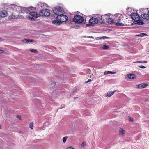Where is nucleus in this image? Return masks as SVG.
<instances>
[{"label":"nucleus","mask_w":149,"mask_h":149,"mask_svg":"<svg viewBox=\"0 0 149 149\" xmlns=\"http://www.w3.org/2000/svg\"><path fill=\"white\" fill-rule=\"evenodd\" d=\"M89 23L92 25H94L95 24H97L98 23V20L97 18L92 17L90 19L89 21Z\"/></svg>","instance_id":"obj_12"},{"label":"nucleus","mask_w":149,"mask_h":149,"mask_svg":"<svg viewBox=\"0 0 149 149\" xmlns=\"http://www.w3.org/2000/svg\"><path fill=\"white\" fill-rule=\"evenodd\" d=\"M105 19L107 22L109 24H112L114 21L113 15L110 14H105Z\"/></svg>","instance_id":"obj_6"},{"label":"nucleus","mask_w":149,"mask_h":149,"mask_svg":"<svg viewBox=\"0 0 149 149\" xmlns=\"http://www.w3.org/2000/svg\"><path fill=\"white\" fill-rule=\"evenodd\" d=\"M63 13H61L60 15H58L56 17L57 19L60 20L61 23L67 21L68 19V17L63 15Z\"/></svg>","instance_id":"obj_9"},{"label":"nucleus","mask_w":149,"mask_h":149,"mask_svg":"<svg viewBox=\"0 0 149 149\" xmlns=\"http://www.w3.org/2000/svg\"><path fill=\"white\" fill-rule=\"evenodd\" d=\"M66 149H74V148L72 146H71L68 147Z\"/></svg>","instance_id":"obj_30"},{"label":"nucleus","mask_w":149,"mask_h":149,"mask_svg":"<svg viewBox=\"0 0 149 149\" xmlns=\"http://www.w3.org/2000/svg\"><path fill=\"white\" fill-rule=\"evenodd\" d=\"M17 117L20 120H21V116H19V115H17Z\"/></svg>","instance_id":"obj_35"},{"label":"nucleus","mask_w":149,"mask_h":149,"mask_svg":"<svg viewBox=\"0 0 149 149\" xmlns=\"http://www.w3.org/2000/svg\"><path fill=\"white\" fill-rule=\"evenodd\" d=\"M86 142H83L81 144V146L82 147H84L86 146Z\"/></svg>","instance_id":"obj_29"},{"label":"nucleus","mask_w":149,"mask_h":149,"mask_svg":"<svg viewBox=\"0 0 149 149\" xmlns=\"http://www.w3.org/2000/svg\"><path fill=\"white\" fill-rule=\"evenodd\" d=\"M100 39H106L109 38L106 36H102L100 37H98Z\"/></svg>","instance_id":"obj_25"},{"label":"nucleus","mask_w":149,"mask_h":149,"mask_svg":"<svg viewBox=\"0 0 149 149\" xmlns=\"http://www.w3.org/2000/svg\"><path fill=\"white\" fill-rule=\"evenodd\" d=\"M1 129V125L0 124V129Z\"/></svg>","instance_id":"obj_40"},{"label":"nucleus","mask_w":149,"mask_h":149,"mask_svg":"<svg viewBox=\"0 0 149 149\" xmlns=\"http://www.w3.org/2000/svg\"><path fill=\"white\" fill-rule=\"evenodd\" d=\"M33 40L32 39H26L23 40V42L25 43L32 42Z\"/></svg>","instance_id":"obj_21"},{"label":"nucleus","mask_w":149,"mask_h":149,"mask_svg":"<svg viewBox=\"0 0 149 149\" xmlns=\"http://www.w3.org/2000/svg\"><path fill=\"white\" fill-rule=\"evenodd\" d=\"M86 38H91V39H94V38L93 37L91 36H87L86 37Z\"/></svg>","instance_id":"obj_34"},{"label":"nucleus","mask_w":149,"mask_h":149,"mask_svg":"<svg viewBox=\"0 0 149 149\" xmlns=\"http://www.w3.org/2000/svg\"><path fill=\"white\" fill-rule=\"evenodd\" d=\"M9 7L13 9L14 11H18L19 13H23L25 12L26 10H29L26 7H21L20 6H18L15 4H11L9 6Z\"/></svg>","instance_id":"obj_2"},{"label":"nucleus","mask_w":149,"mask_h":149,"mask_svg":"<svg viewBox=\"0 0 149 149\" xmlns=\"http://www.w3.org/2000/svg\"><path fill=\"white\" fill-rule=\"evenodd\" d=\"M148 86V84L145 83H142L136 85L138 88L141 89L146 87Z\"/></svg>","instance_id":"obj_14"},{"label":"nucleus","mask_w":149,"mask_h":149,"mask_svg":"<svg viewBox=\"0 0 149 149\" xmlns=\"http://www.w3.org/2000/svg\"><path fill=\"white\" fill-rule=\"evenodd\" d=\"M27 9L29 10H26L25 12L29 13L28 18L29 19L34 20L35 18H37L40 16V15L38 14L37 12L33 11L34 10L33 7H29L27 8Z\"/></svg>","instance_id":"obj_1"},{"label":"nucleus","mask_w":149,"mask_h":149,"mask_svg":"<svg viewBox=\"0 0 149 149\" xmlns=\"http://www.w3.org/2000/svg\"><path fill=\"white\" fill-rule=\"evenodd\" d=\"M148 9H141L137 11V12L141 14V17L143 20L149 19V15L145 13L147 12Z\"/></svg>","instance_id":"obj_4"},{"label":"nucleus","mask_w":149,"mask_h":149,"mask_svg":"<svg viewBox=\"0 0 149 149\" xmlns=\"http://www.w3.org/2000/svg\"><path fill=\"white\" fill-rule=\"evenodd\" d=\"M139 67L142 69H145L146 68V67L143 66H139Z\"/></svg>","instance_id":"obj_33"},{"label":"nucleus","mask_w":149,"mask_h":149,"mask_svg":"<svg viewBox=\"0 0 149 149\" xmlns=\"http://www.w3.org/2000/svg\"><path fill=\"white\" fill-rule=\"evenodd\" d=\"M147 63V61H143V63Z\"/></svg>","instance_id":"obj_38"},{"label":"nucleus","mask_w":149,"mask_h":149,"mask_svg":"<svg viewBox=\"0 0 149 149\" xmlns=\"http://www.w3.org/2000/svg\"><path fill=\"white\" fill-rule=\"evenodd\" d=\"M125 134V131L123 129L120 128L119 130V134L120 135L124 136Z\"/></svg>","instance_id":"obj_19"},{"label":"nucleus","mask_w":149,"mask_h":149,"mask_svg":"<svg viewBox=\"0 0 149 149\" xmlns=\"http://www.w3.org/2000/svg\"><path fill=\"white\" fill-rule=\"evenodd\" d=\"M136 63H143V61H137V62H136Z\"/></svg>","instance_id":"obj_36"},{"label":"nucleus","mask_w":149,"mask_h":149,"mask_svg":"<svg viewBox=\"0 0 149 149\" xmlns=\"http://www.w3.org/2000/svg\"><path fill=\"white\" fill-rule=\"evenodd\" d=\"M90 81V80H89L88 81H87V82H88V81Z\"/></svg>","instance_id":"obj_42"},{"label":"nucleus","mask_w":149,"mask_h":149,"mask_svg":"<svg viewBox=\"0 0 149 149\" xmlns=\"http://www.w3.org/2000/svg\"><path fill=\"white\" fill-rule=\"evenodd\" d=\"M8 13L5 10L0 11V16L2 17H5L7 16Z\"/></svg>","instance_id":"obj_17"},{"label":"nucleus","mask_w":149,"mask_h":149,"mask_svg":"<svg viewBox=\"0 0 149 149\" xmlns=\"http://www.w3.org/2000/svg\"><path fill=\"white\" fill-rule=\"evenodd\" d=\"M30 50L31 52L35 53H37V51L36 50L34 49H31Z\"/></svg>","instance_id":"obj_26"},{"label":"nucleus","mask_w":149,"mask_h":149,"mask_svg":"<svg viewBox=\"0 0 149 149\" xmlns=\"http://www.w3.org/2000/svg\"><path fill=\"white\" fill-rule=\"evenodd\" d=\"M2 41V39L0 38V42Z\"/></svg>","instance_id":"obj_39"},{"label":"nucleus","mask_w":149,"mask_h":149,"mask_svg":"<svg viewBox=\"0 0 149 149\" xmlns=\"http://www.w3.org/2000/svg\"><path fill=\"white\" fill-rule=\"evenodd\" d=\"M49 123L48 122H45V123H44V125H49Z\"/></svg>","instance_id":"obj_32"},{"label":"nucleus","mask_w":149,"mask_h":149,"mask_svg":"<svg viewBox=\"0 0 149 149\" xmlns=\"http://www.w3.org/2000/svg\"><path fill=\"white\" fill-rule=\"evenodd\" d=\"M129 120L130 121H133V118L132 117H130L129 118Z\"/></svg>","instance_id":"obj_31"},{"label":"nucleus","mask_w":149,"mask_h":149,"mask_svg":"<svg viewBox=\"0 0 149 149\" xmlns=\"http://www.w3.org/2000/svg\"><path fill=\"white\" fill-rule=\"evenodd\" d=\"M33 123H31L29 124V127L30 128H31V129H33Z\"/></svg>","instance_id":"obj_28"},{"label":"nucleus","mask_w":149,"mask_h":149,"mask_svg":"<svg viewBox=\"0 0 149 149\" xmlns=\"http://www.w3.org/2000/svg\"><path fill=\"white\" fill-rule=\"evenodd\" d=\"M97 16V18L98 20V22H99L100 23H102L104 21L106 17L105 14L102 15H98Z\"/></svg>","instance_id":"obj_11"},{"label":"nucleus","mask_w":149,"mask_h":149,"mask_svg":"<svg viewBox=\"0 0 149 149\" xmlns=\"http://www.w3.org/2000/svg\"><path fill=\"white\" fill-rule=\"evenodd\" d=\"M131 17L132 19L135 21L137 22V23L139 25H142L144 24V22L142 21H139L140 17L138 14L137 13H133L131 15Z\"/></svg>","instance_id":"obj_5"},{"label":"nucleus","mask_w":149,"mask_h":149,"mask_svg":"<svg viewBox=\"0 0 149 149\" xmlns=\"http://www.w3.org/2000/svg\"><path fill=\"white\" fill-rule=\"evenodd\" d=\"M53 10L54 14L56 15L57 16L64 12L63 9L59 6L54 8Z\"/></svg>","instance_id":"obj_7"},{"label":"nucleus","mask_w":149,"mask_h":149,"mask_svg":"<svg viewBox=\"0 0 149 149\" xmlns=\"http://www.w3.org/2000/svg\"><path fill=\"white\" fill-rule=\"evenodd\" d=\"M122 18V16L120 14H116L113 15L114 21L116 22L115 25L119 26H123L124 25L123 24L119 22Z\"/></svg>","instance_id":"obj_3"},{"label":"nucleus","mask_w":149,"mask_h":149,"mask_svg":"<svg viewBox=\"0 0 149 149\" xmlns=\"http://www.w3.org/2000/svg\"><path fill=\"white\" fill-rule=\"evenodd\" d=\"M38 6L39 8L41 9L44 8L45 7H47V5L45 3H40L38 4Z\"/></svg>","instance_id":"obj_15"},{"label":"nucleus","mask_w":149,"mask_h":149,"mask_svg":"<svg viewBox=\"0 0 149 149\" xmlns=\"http://www.w3.org/2000/svg\"><path fill=\"white\" fill-rule=\"evenodd\" d=\"M147 12L148 13V14L149 15V10H148Z\"/></svg>","instance_id":"obj_41"},{"label":"nucleus","mask_w":149,"mask_h":149,"mask_svg":"<svg viewBox=\"0 0 149 149\" xmlns=\"http://www.w3.org/2000/svg\"><path fill=\"white\" fill-rule=\"evenodd\" d=\"M18 17L20 18H23L24 17L22 15H18V17L16 16L14 13H13L10 16H9L10 19H18Z\"/></svg>","instance_id":"obj_13"},{"label":"nucleus","mask_w":149,"mask_h":149,"mask_svg":"<svg viewBox=\"0 0 149 149\" xmlns=\"http://www.w3.org/2000/svg\"><path fill=\"white\" fill-rule=\"evenodd\" d=\"M83 17L79 15H77L75 16L73 19L74 22L76 23L80 24L84 21Z\"/></svg>","instance_id":"obj_8"},{"label":"nucleus","mask_w":149,"mask_h":149,"mask_svg":"<svg viewBox=\"0 0 149 149\" xmlns=\"http://www.w3.org/2000/svg\"><path fill=\"white\" fill-rule=\"evenodd\" d=\"M3 52V50L1 49H0V53H2Z\"/></svg>","instance_id":"obj_37"},{"label":"nucleus","mask_w":149,"mask_h":149,"mask_svg":"<svg viewBox=\"0 0 149 149\" xmlns=\"http://www.w3.org/2000/svg\"><path fill=\"white\" fill-rule=\"evenodd\" d=\"M127 77L129 79H134L136 78V75L133 74H128Z\"/></svg>","instance_id":"obj_16"},{"label":"nucleus","mask_w":149,"mask_h":149,"mask_svg":"<svg viewBox=\"0 0 149 149\" xmlns=\"http://www.w3.org/2000/svg\"><path fill=\"white\" fill-rule=\"evenodd\" d=\"M101 48L104 49H107L109 48V46L107 45H104L101 47Z\"/></svg>","instance_id":"obj_23"},{"label":"nucleus","mask_w":149,"mask_h":149,"mask_svg":"<svg viewBox=\"0 0 149 149\" xmlns=\"http://www.w3.org/2000/svg\"><path fill=\"white\" fill-rule=\"evenodd\" d=\"M116 92V90H114L113 91H110L109 92L107 93H105V96L107 97H109L113 95L114 93Z\"/></svg>","instance_id":"obj_18"},{"label":"nucleus","mask_w":149,"mask_h":149,"mask_svg":"<svg viewBox=\"0 0 149 149\" xmlns=\"http://www.w3.org/2000/svg\"><path fill=\"white\" fill-rule=\"evenodd\" d=\"M40 13H41L40 15L42 16H49L50 14V12L49 10L48 9L42 10H41Z\"/></svg>","instance_id":"obj_10"},{"label":"nucleus","mask_w":149,"mask_h":149,"mask_svg":"<svg viewBox=\"0 0 149 149\" xmlns=\"http://www.w3.org/2000/svg\"><path fill=\"white\" fill-rule=\"evenodd\" d=\"M57 21L56 20H53L52 22V23L53 24H55L56 25H59L61 23L60 22V21L58 19H57Z\"/></svg>","instance_id":"obj_20"},{"label":"nucleus","mask_w":149,"mask_h":149,"mask_svg":"<svg viewBox=\"0 0 149 149\" xmlns=\"http://www.w3.org/2000/svg\"><path fill=\"white\" fill-rule=\"evenodd\" d=\"M67 137H65L63 138V143H65L66 142Z\"/></svg>","instance_id":"obj_27"},{"label":"nucleus","mask_w":149,"mask_h":149,"mask_svg":"<svg viewBox=\"0 0 149 149\" xmlns=\"http://www.w3.org/2000/svg\"><path fill=\"white\" fill-rule=\"evenodd\" d=\"M116 73V72H112L110 71H105L104 72V74L105 75L108 74H115Z\"/></svg>","instance_id":"obj_22"},{"label":"nucleus","mask_w":149,"mask_h":149,"mask_svg":"<svg viewBox=\"0 0 149 149\" xmlns=\"http://www.w3.org/2000/svg\"><path fill=\"white\" fill-rule=\"evenodd\" d=\"M146 34L144 33H140L139 35H137V36H139V37H143L144 36H146Z\"/></svg>","instance_id":"obj_24"}]
</instances>
